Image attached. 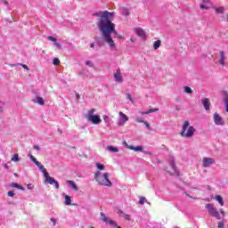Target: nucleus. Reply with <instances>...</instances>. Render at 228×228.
I'll return each mask as SVG.
<instances>
[{
    "label": "nucleus",
    "instance_id": "nucleus-1",
    "mask_svg": "<svg viewBox=\"0 0 228 228\" xmlns=\"http://www.w3.org/2000/svg\"><path fill=\"white\" fill-rule=\"evenodd\" d=\"M94 16L98 17V29L104 42H107V44H109L110 49H116L117 45H115V41H113V37H111V33H115V23L111 22V12L108 11H100L94 13Z\"/></svg>",
    "mask_w": 228,
    "mask_h": 228
},
{
    "label": "nucleus",
    "instance_id": "nucleus-3",
    "mask_svg": "<svg viewBox=\"0 0 228 228\" xmlns=\"http://www.w3.org/2000/svg\"><path fill=\"white\" fill-rule=\"evenodd\" d=\"M195 134V127L190 126V121H184L182 126L181 136L191 138Z\"/></svg>",
    "mask_w": 228,
    "mask_h": 228
},
{
    "label": "nucleus",
    "instance_id": "nucleus-4",
    "mask_svg": "<svg viewBox=\"0 0 228 228\" xmlns=\"http://www.w3.org/2000/svg\"><path fill=\"white\" fill-rule=\"evenodd\" d=\"M205 208H206V209H208L210 216H214V218H216L217 220L221 219L220 213L218 212L216 208H215V205H213L211 203H206Z\"/></svg>",
    "mask_w": 228,
    "mask_h": 228
},
{
    "label": "nucleus",
    "instance_id": "nucleus-25",
    "mask_svg": "<svg viewBox=\"0 0 228 228\" xmlns=\"http://www.w3.org/2000/svg\"><path fill=\"white\" fill-rule=\"evenodd\" d=\"M12 161L19 162L20 161V159H19V154L15 153L13 157L12 158Z\"/></svg>",
    "mask_w": 228,
    "mask_h": 228
},
{
    "label": "nucleus",
    "instance_id": "nucleus-32",
    "mask_svg": "<svg viewBox=\"0 0 228 228\" xmlns=\"http://www.w3.org/2000/svg\"><path fill=\"white\" fill-rule=\"evenodd\" d=\"M18 65H20V67H22V69H24V70H29V67H28V65H26V64L18 63Z\"/></svg>",
    "mask_w": 228,
    "mask_h": 228
},
{
    "label": "nucleus",
    "instance_id": "nucleus-17",
    "mask_svg": "<svg viewBox=\"0 0 228 228\" xmlns=\"http://www.w3.org/2000/svg\"><path fill=\"white\" fill-rule=\"evenodd\" d=\"M118 215H119V216H122L124 220H127L128 222L129 220H131V216L124 213V211L122 210H118Z\"/></svg>",
    "mask_w": 228,
    "mask_h": 228
},
{
    "label": "nucleus",
    "instance_id": "nucleus-26",
    "mask_svg": "<svg viewBox=\"0 0 228 228\" xmlns=\"http://www.w3.org/2000/svg\"><path fill=\"white\" fill-rule=\"evenodd\" d=\"M122 13H123V15H125V17H127V16L130 14L129 9H127V8H123V9H122Z\"/></svg>",
    "mask_w": 228,
    "mask_h": 228
},
{
    "label": "nucleus",
    "instance_id": "nucleus-55",
    "mask_svg": "<svg viewBox=\"0 0 228 228\" xmlns=\"http://www.w3.org/2000/svg\"><path fill=\"white\" fill-rule=\"evenodd\" d=\"M108 118V116H103V119L106 120Z\"/></svg>",
    "mask_w": 228,
    "mask_h": 228
},
{
    "label": "nucleus",
    "instance_id": "nucleus-52",
    "mask_svg": "<svg viewBox=\"0 0 228 228\" xmlns=\"http://www.w3.org/2000/svg\"><path fill=\"white\" fill-rule=\"evenodd\" d=\"M203 3H205V4H209V0H203Z\"/></svg>",
    "mask_w": 228,
    "mask_h": 228
},
{
    "label": "nucleus",
    "instance_id": "nucleus-7",
    "mask_svg": "<svg viewBox=\"0 0 228 228\" xmlns=\"http://www.w3.org/2000/svg\"><path fill=\"white\" fill-rule=\"evenodd\" d=\"M119 118H118V126H124L127 120H129V117L127 115L124 114V112L119 111L118 113Z\"/></svg>",
    "mask_w": 228,
    "mask_h": 228
},
{
    "label": "nucleus",
    "instance_id": "nucleus-39",
    "mask_svg": "<svg viewBox=\"0 0 228 228\" xmlns=\"http://www.w3.org/2000/svg\"><path fill=\"white\" fill-rule=\"evenodd\" d=\"M7 195H8V197H13L15 195V192H13V191H9L7 192Z\"/></svg>",
    "mask_w": 228,
    "mask_h": 228
},
{
    "label": "nucleus",
    "instance_id": "nucleus-62",
    "mask_svg": "<svg viewBox=\"0 0 228 228\" xmlns=\"http://www.w3.org/2000/svg\"><path fill=\"white\" fill-rule=\"evenodd\" d=\"M90 228H94V226H91Z\"/></svg>",
    "mask_w": 228,
    "mask_h": 228
},
{
    "label": "nucleus",
    "instance_id": "nucleus-49",
    "mask_svg": "<svg viewBox=\"0 0 228 228\" xmlns=\"http://www.w3.org/2000/svg\"><path fill=\"white\" fill-rule=\"evenodd\" d=\"M50 220H51V222H53V225H56V219L51 218Z\"/></svg>",
    "mask_w": 228,
    "mask_h": 228
},
{
    "label": "nucleus",
    "instance_id": "nucleus-47",
    "mask_svg": "<svg viewBox=\"0 0 228 228\" xmlns=\"http://www.w3.org/2000/svg\"><path fill=\"white\" fill-rule=\"evenodd\" d=\"M34 149H35V151H40V146H38V145H34Z\"/></svg>",
    "mask_w": 228,
    "mask_h": 228
},
{
    "label": "nucleus",
    "instance_id": "nucleus-12",
    "mask_svg": "<svg viewBox=\"0 0 228 228\" xmlns=\"http://www.w3.org/2000/svg\"><path fill=\"white\" fill-rule=\"evenodd\" d=\"M95 111H97V110L95 109H91L87 111V113L85 115V118H86V120H88V122L90 121V119L93 118V117H95Z\"/></svg>",
    "mask_w": 228,
    "mask_h": 228
},
{
    "label": "nucleus",
    "instance_id": "nucleus-56",
    "mask_svg": "<svg viewBox=\"0 0 228 228\" xmlns=\"http://www.w3.org/2000/svg\"><path fill=\"white\" fill-rule=\"evenodd\" d=\"M14 176L19 177V175H17V173H14Z\"/></svg>",
    "mask_w": 228,
    "mask_h": 228
},
{
    "label": "nucleus",
    "instance_id": "nucleus-38",
    "mask_svg": "<svg viewBox=\"0 0 228 228\" xmlns=\"http://www.w3.org/2000/svg\"><path fill=\"white\" fill-rule=\"evenodd\" d=\"M224 108L226 110V112L228 113V98L224 100Z\"/></svg>",
    "mask_w": 228,
    "mask_h": 228
},
{
    "label": "nucleus",
    "instance_id": "nucleus-59",
    "mask_svg": "<svg viewBox=\"0 0 228 228\" xmlns=\"http://www.w3.org/2000/svg\"><path fill=\"white\" fill-rule=\"evenodd\" d=\"M118 38H122V36H118Z\"/></svg>",
    "mask_w": 228,
    "mask_h": 228
},
{
    "label": "nucleus",
    "instance_id": "nucleus-20",
    "mask_svg": "<svg viewBox=\"0 0 228 228\" xmlns=\"http://www.w3.org/2000/svg\"><path fill=\"white\" fill-rule=\"evenodd\" d=\"M161 46V40H157L153 44V49L156 51Z\"/></svg>",
    "mask_w": 228,
    "mask_h": 228
},
{
    "label": "nucleus",
    "instance_id": "nucleus-14",
    "mask_svg": "<svg viewBox=\"0 0 228 228\" xmlns=\"http://www.w3.org/2000/svg\"><path fill=\"white\" fill-rule=\"evenodd\" d=\"M134 31L138 37H141V38H145L146 34H145V30H143V28H134Z\"/></svg>",
    "mask_w": 228,
    "mask_h": 228
},
{
    "label": "nucleus",
    "instance_id": "nucleus-11",
    "mask_svg": "<svg viewBox=\"0 0 228 228\" xmlns=\"http://www.w3.org/2000/svg\"><path fill=\"white\" fill-rule=\"evenodd\" d=\"M114 79L117 83H122L124 79L122 78V72H120V69H118L116 73L114 74Z\"/></svg>",
    "mask_w": 228,
    "mask_h": 228
},
{
    "label": "nucleus",
    "instance_id": "nucleus-34",
    "mask_svg": "<svg viewBox=\"0 0 228 228\" xmlns=\"http://www.w3.org/2000/svg\"><path fill=\"white\" fill-rule=\"evenodd\" d=\"M29 158H30L31 161H33V163H35V165H37V163H38V160H37V158H35L33 155H29Z\"/></svg>",
    "mask_w": 228,
    "mask_h": 228
},
{
    "label": "nucleus",
    "instance_id": "nucleus-19",
    "mask_svg": "<svg viewBox=\"0 0 228 228\" xmlns=\"http://www.w3.org/2000/svg\"><path fill=\"white\" fill-rule=\"evenodd\" d=\"M64 199H65V201H64L65 206H70V204H72V199L70 198V196L65 195Z\"/></svg>",
    "mask_w": 228,
    "mask_h": 228
},
{
    "label": "nucleus",
    "instance_id": "nucleus-48",
    "mask_svg": "<svg viewBox=\"0 0 228 228\" xmlns=\"http://www.w3.org/2000/svg\"><path fill=\"white\" fill-rule=\"evenodd\" d=\"M136 122H139L140 124H144V122H145V121H144V120H142V119H138V118H137V119H136Z\"/></svg>",
    "mask_w": 228,
    "mask_h": 228
},
{
    "label": "nucleus",
    "instance_id": "nucleus-60",
    "mask_svg": "<svg viewBox=\"0 0 228 228\" xmlns=\"http://www.w3.org/2000/svg\"><path fill=\"white\" fill-rule=\"evenodd\" d=\"M77 98H79V94H76Z\"/></svg>",
    "mask_w": 228,
    "mask_h": 228
},
{
    "label": "nucleus",
    "instance_id": "nucleus-53",
    "mask_svg": "<svg viewBox=\"0 0 228 228\" xmlns=\"http://www.w3.org/2000/svg\"><path fill=\"white\" fill-rule=\"evenodd\" d=\"M17 64H10V67H16Z\"/></svg>",
    "mask_w": 228,
    "mask_h": 228
},
{
    "label": "nucleus",
    "instance_id": "nucleus-22",
    "mask_svg": "<svg viewBox=\"0 0 228 228\" xmlns=\"http://www.w3.org/2000/svg\"><path fill=\"white\" fill-rule=\"evenodd\" d=\"M216 200L220 204V206H224V199L220 195L216 196Z\"/></svg>",
    "mask_w": 228,
    "mask_h": 228
},
{
    "label": "nucleus",
    "instance_id": "nucleus-37",
    "mask_svg": "<svg viewBox=\"0 0 228 228\" xmlns=\"http://www.w3.org/2000/svg\"><path fill=\"white\" fill-rule=\"evenodd\" d=\"M145 200H147L144 197L140 198L139 204L143 205L145 204Z\"/></svg>",
    "mask_w": 228,
    "mask_h": 228
},
{
    "label": "nucleus",
    "instance_id": "nucleus-43",
    "mask_svg": "<svg viewBox=\"0 0 228 228\" xmlns=\"http://www.w3.org/2000/svg\"><path fill=\"white\" fill-rule=\"evenodd\" d=\"M55 47H57L58 49H61V45L60 43H54Z\"/></svg>",
    "mask_w": 228,
    "mask_h": 228
},
{
    "label": "nucleus",
    "instance_id": "nucleus-44",
    "mask_svg": "<svg viewBox=\"0 0 228 228\" xmlns=\"http://www.w3.org/2000/svg\"><path fill=\"white\" fill-rule=\"evenodd\" d=\"M217 227H218V228H224V222H219V223L217 224Z\"/></svg>",
    "mask_w": 228,
    "mask_h": 228
},
{
    "label": "nucleus",
    "instance_id": "nucleus-36",
    "mask_svg": "<svg viewBox=\"0 0 228 228\" xmlns=\"http://www.w3.org/2000/svg\"><path fill=\"white\" fill-rule=\"evenodd\" d=\"M144 126L147 127V129H149V131H152L151 125L147 121H144Z\"/></svg>",
    "mask_w": 228,
    "mask_h": 228
},
{
    "label": "nucleus",
    "instance_id": "nucleus-45",
    "mask_svg": "<svg viewBox=\"0 0 228 228\" xmlns=\"http://www.w3.org/2000/svg\"><path fill=\"white\" fill-rule=\"evenodd\" d=\"M184 195H186V197H189V199H193L194 200L197 199V198L191 197L190 194H188V192H184Z\"/></svg>",
    "mask_w": 228,
    "mask_h": 228
},
{
    "label": "nucleus",
    "instance_id": "nucleus-28",
    "mask_svg": "<svg viewBox=\"0 0 228 228\" xmlns=\"http://www.w3.org/2000/svg\"><path fill=\"white\" fill-rule=\"evenodd\" d=\"M36 165L38 167L39 170H45V167L40 163V161L36 162Z\"/></svg>",
    "mask_w": 228,
    "mask_h": 228
},
{
    "label": "nucleus",
    "instance_id": "nucleus-33",
    "mask_svg": "<svg viewBox=\"0 0 228 228\" xmlns=\"http://www.w3.org/2000/svg\"><path fill=\"white\" fill-rule=\"evenodd\" d=\"M37 103L40 104L41 106H44V98L37 97Z\"/></svg>",
    "mask_w": 228,
    "mask_h": 228
},
{
    "label": "nucleus",
    "instance_id": "nucleus-40",
    "mask_svg": "<svg viewBox=\"0 0 228 228\" xmlns=\"http://www.w3.org/2000/svg\"><path fill=\"white\" fill-rule=\"evenodd\" d=\"M48 40H51V42H56V37H53V36L48 37Z\"/></svg>",
    "mask_w": 228,
    "mask_h": 228
},
{
    "label": "nucleus",
    "instance_id": "nucleus-35",
    "mask_svg": "<svg viewBox=\"0 0 228 228\" xmlns=\"http://www.w3.org/2000/svg\"><path fill=\"white\" fill-rule=\"evenodd\" d=\"M156 111H159V109H158V108L150 109V110H148V113H156Z\"/></svg>",
    "mask_w": 228,
    "mask_h": 228
},
{
    "label": "nucleus",
    "instance_id": "nucleus-58",
    "mask_svg": "<svg viewBox=\"0 0 228 228\" xmlns=\"http://www.w3.org/2000/svg\"><path fill=\"white\" fill-rule=\"evenodd\" d=\"M27 188H28V190H30V187H29V185H28V186H27Z\"/></svg>",
    "mask_w": 228,
    "mask_h": 228
},
{
    "label": "nucleus",
    "instance_id": "nucleus-46",
    "mask_svg": "<svg viewBox=\"0 0 228 228\" xmlns=\"http://www.w3.org/2000/svg\"><path fill=\"white\" fill-rule=\"evenodd\" d=\"M220 213L223 216H225V211H224V208L220 209Z\"/></svg>",
    "mask_w": 228,
    "mask_h": 228
},
{
    "label": "nucleus",
    "instance_id": "nucleus-2",
    "mask_svg": "<svg viewBox=\"0 0 228 228\" xmlns=\"http://www.w3.org/2000/svg\"><path fill=\"white\" fill-rule=\"evenodd\" d=\"M110 175L108 173L101 174V172H96L94 175V179L97 181L98 184L101 186H107L108 188H111L113 186V183H111V181H110Z\"/></svg>",
    "mask_w": 228,
    "mask_h": 228
},
{
    "label": "nucleus",
    "instance_id": "nucleus-13",
    "mask_svg": "<svg viewBox=\"0 0 228 228\" xmlns=\"http://www.w3.org/2000/svg\"><path fill=\"white\" fill-rule=\"evenodd\" d=\"M89 122H92V124H94V126H97L99 124H101V122H102V119H101V116L99 115H95L94 117H93Z\"/></svg>",
    "mask_w": 228,
    "mask_h": 228
},
{
    "label": "nucleus",
    "instance_id": "nucleus-31",
    "mask_svg": "<svg viewBox=\"0 0 228 228\" xmlns=\"http://www.w3.org/2000/svg\"><path fill=\"white\" fill-rule=\"evenodd\" d=\"M200 8L201 10H209V5H208V4H200Z\"/></svg>",
    "mask_w": 228,
    "mask_h": 228
},
{
    "label": "nucleus",
    "instance_id": "nucleus-57",
    "mask_svg": "<svg viewBox=\"0 0 228 228\" xmlns=\"http://www.w3.org/2000/svg\"><path fill=\"white\" fill-rule=\"evenodd\" d=\"M226 22H228V14H226Z\"/></svg>",
    "mask_w": 228,
    "mask_h": 228
},
{
    "label": "nucleus",
    "instance_id": "nucleus-29",
    "mask_svg": "<svg viewBox=\"0 0 228 228\" xmlns=\"http://www.w3.org/2000/svg\"><path fill=\"white\" fill-rule=\"evenodd\" d=\"M53 64L55 65V67H58V65H60V59L54 58L53 61Z\"/></svg>",
    "mask_w": 228,
    "mask_h": 228
},
{
    "label": "nucleus",
    "instance_id": "nucleus-42",
    "mask_svg": "<svg viewBox=\"0 0 228 228\" xmlns=\"http://www.w3.org/2000/svg\"><path fill=\"white\" fill-rule=\"evenodd\" d=\"M86 65H88V67H94V63H92L90 61H86Z\"/></svg>",
    "mask_w": 228,
    "mask_h": 228
},
{
    "label": "nucleus",
    "instance_id": "nucleus-54",
    "mask_svg": "<svg viewBox=\"0 0 228 228\" xmlns=\"http://www.w3.org/2000/svg\"><path fill=\"white\" fill-rule=\"evenodd\" d=\"M0 113H3V108L0 107Z\"/></svg>",
    "mask_w": 228,
    "mask_h": 228
},
{
    "label": "nucleus",
    "instance_id": "nucleus-51",
    "mask_svg": "<svg viewBox=\"0 0 228 228\" xmlns=\"http://www.w3.org/2000/svg\"><path fill=\"white\" fill-rule=\"evenodd\" d=\"M90 47H92V49H94V47H95V44L94 43H91L90 44Z\"/></svg>",
    "mask_w": 228,
    "mask_h": 228
},
{
    "label": "nucleus",
    "instance_id": "nucleus-10",
    "mask_svg": "<svg viewBox=\"0 0 228 228\" xmlns=\"http://www.w3.org/2000/svg\"><path fill=\"white\" fill-rule=\"evenodd\" d=\"M201 102H202L203 108H205L206 111H209V109L211 108V102L209 101V98H203L201 100Z\"/></svg>",
    "mask_w": 228,
    "mask_h": 228
},
{
    "label": "nucleus",
    "instance_id": "nucleus-5",
    "mask_svg": "<svg viewBox=\"0 0 228 228\" xmlns=\"http://www.w3.org/2000/svg\"><path fill=\"white\" fill-rule=\"evenodd\" d=\"M44 177L45 179V183H49V184H55L56 190L60 188V183L56 179H54L53 176L49 175V173L47 172V169H44L43 171Z\"/></svg>",
    "mask_w": 228,
    "mask_h": 228
},
{
    "label": "nucleus",
    "instance_id": "nucleus-61",
    "mask_svg": "<svg viewBox=\"0 0 228 228\" xmlns=\"http://www.w3.org/2000/svg\"><path fill=\"white\" fill-rule=\"evenodd\" d=\"M130 40H131V42H133V38H131Z\"/></svg>",
    "mask_w": 228,
    "mask_h": 228
},
{
    "label": "nucleus",
    "instance_id": "nucleus-18",
    "mask_svg": "<svg viewBox=\"0 0 228 228\" xmlns=\"http://www.w3.org/2000/svg\"><path fill=\"white\" fill-rule=\"evenodd\" d=\"M128 148L130 151H134V152H142V151H143V147L142 146H129Z\"/></svg>",
    "mask_w": 228,
    "mask_h": 228
},
{
    "label": "nucleus",
    "instance_id": "nucleus-50",
    "mask_svg": "<svg viewBox=\"0 0 228 228\" xmlns=\"http://www.w3.org/2000/svg\"><path fill=\"white\" fill-rule=\"evenodd\" d=\"M149 110L148 111H144V112H141V115H149Z\"/></svg>",
    "mask_w": 228,
    "mask_h": 228
},
{
    "label": "nucleus",
    "instance_id": "nucleus-9",
    "mask_svg": "<svg viewBox=\"0 0 228 228\" xmlns=\"http://www.w3.org/2000/svg\"><path fill=\"white\" fill-rule=\"evenodd\" d=\"M215 163H216L215 159H211V158L203 159L204 168H208V167H211V165H215Z\"/></svg>",
    "mask_w": 228,
    "mask_h": 228
},
{
    "label": "nucleus",
    "instance_id": "nucleus-23",
    "mask_svg": "<svg viewBox=\"0 0 228 228\" xmlns=\"http://www.w3.org/2000/svg\"><path fill=\"white\" fill-rule=\"evenodd\" d=\"M107 150H109L110 152H118V148L113 146H107Z\"/></svg>",
    "mask_w": 228,
    "mask_h": 228
},
{
    "label": "nucleus",
    "instance_id": "nucleus-27",
    "mask_svg": "<svg viewBox=\"0 0 228 228\" xmlns=\"http://www.w3.org/2000/svg\"><path fill=\"white\" fill-rule=\"evenodd\" d=\"M184 92H185V94H193V90H191V87H190V86H185Z\"/></svg>",
    "mask_w": 228,
    "mask_h": 228
},
{
    "label": "nucleus",
    "instance_id": "nucleus-6",
    "mask_svg": "<svg viewBox=\"0 0 228 228\" xmlns=\"http://www.w3.org/2000/svg\"><path fill=\"white\" fill-rule=\"evenodd\" d=\"M167 172L171 175H179V171H177V167H175L174 160L169 162L168 166L167 167Z\"/></svg>",
    "mask_w": 228,
    "mask_h": 228
},
{
    "label": "nucleus",
    "instance_id": "nucleus-8",
    "mask_svg": "<svg viewBox=\"0 0 228 228\" xmlns=\"http://www.w3.org/2000/svg\"><path fill=\"white\" fill-rule=\"evenodd\" d=\"M214 122L216 126H224V124H225L224 118L221 117L220 114H217V113L214 114Z\"/></svg>",
    "mask_w": 228,
    "mask_h": 228
},
{
    "label": "nucleus",
    "instance_id": "nucleus-21",
    "mask_svg": "<svg viewBox=\"0 0 228 228\" xmlns=\"http://www.w3.org/2000/svg\"><path fill=\"white\" fill-rule=\"evenodd\" d=\"M11 187L18 188V190H21V191H24V188L22 186L19 185V183H11Z\"/></svg>",
    "mask_w": 228,
    "mask_h": 228
},
{
    "label": "nucleus",
    "instance_id": "nucleus-16",
    "mask_svg": "<svg viewBox=\"0 0 228 228\" xmlns=\"http://www.w3.org/2000/svg\"><path fill=\"white\" fill-rule=\"evenodd\" d=\"M67 183L69 184L71 190H74L75 191H77L79 188L77 187V184L75 183L72 180H68Z\"/></svg>",
    "mask_w": 228,
    "mask_h": 228
},
{
    "label": "nucleus",
    "instance_id": "nucleus-24",
    "mask_svg": "<svg viewBox=\"0 0 228 228\" xmlns=\"http://www.w3.org/2000/svg\"><path fill=\"white\" fill-rule=\"evenodd\" d=\"M216 13H224V12L225 11V9L224 7H216Z\"/></svg>",
    "mask_w": 228,
    "mask_h": 228
},
{
    "label": "nucleus",
    "instance_id": "nucleus-30",
    "mask_svg": "<svg viewBox=\"0 0 228 228\" xmlns=\"http://www.w3.org/2000/svg\"><path fill=\"white\" fill-rule=\"evenodd\" d=\"M96 167L98 168V170H104V165L101 163H96Z\"/></svg>",
    "mask_w": 228,
    "mask_h": 228
},
{
    "label": "nucleus",
    "instance_id": "nucleus-15",
    "mask_svg": "<svg viewBox=\"0 0 228 228\" xmlns=\"http://www.w3.org/2000/svg\"><path fill=\"white\" fill-rule=\"evenodd\" d=\"M220 59L218 60V63L220 65H222L223 67L225 65V53H224L223 51L220 52Z\"/></svg>",
    "mask_w": 228,
    "mask_h": 228
},
{
    "label": "nucleus",
    "instance_id": "nucleus-41",
    "mask_svg": "<svg viewBox=\"0 0 228 228\" xmlns=\"http://www.w3.org/2000/svg\"><path fill=\"white\" fill-rule=\"evenodd\" d=\"M126 99L131 101V102H134V100H133V97H131V94H126Z\"/></svg>",
    "mask_w": 228,
    "mask_h": 228
}]
</instances>
